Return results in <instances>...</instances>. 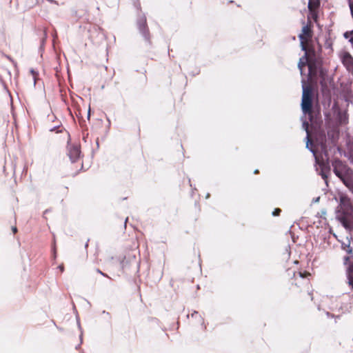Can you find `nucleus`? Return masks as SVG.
<instances>
[{
    "mask_svg": "<svg viewBox=\"0 0 353 353\" xmlns=\"http://www.w3.org/2000/svg\"><path fill=\"white\" fill-rule=\"evenodd\" d=\"M341 61L348 70L353 69V58L348 52H343L342 54Z\"/></svg>",
    "mask_w": 353,
    "mask_h": 353,
    "instance_id": "nucleus-6",
    "label": "nucleus"
},
{
    "mask_svg": "<svg viewBox=\"0 0 353 353\" xmlns=\"http://www.w3.org/2000/svg\"><path fill=\"white\" fill-rule=\"evenodd\" d=\"M58 269L60 270L61 272H63L64 270V267L63 265H60L58 266Z\"/></svg>",
    "mask_w": 353,
    "mask_h": 353,
    "instance_id": "nucleus-17",
    "label": "nucleus"
},
{
    "mask_svg": "<svg viewBox=\"0 0 353 353\" xmlns=\"http://www.w3.org/2000/svg\"><path fill=\"white\" fill-rule=\"evenodd\" d=\"M299 276L300 278L301 279H304L305 278L307 275H310L309 274L306 273V272H299L298 273Z\"/></svg>",
    "mask_w": 353,
    "mask_h": 353,
    "instance_id": "nucleus-14",
    "label": "nucleus"
},
{
    "mask_svg": "<svg viewBox=\"0 0 353 353\" xmlns=\"http://www.w3.org/2000/svg\"><path fill=\"white\" fill-rule=\"evenodd\" d=\"M97 272L104 276H107V275L105 274H104L103 272H102L99 269H97Z\"/></svg>",
    "mask_w": 353,
    "mask_h": 353,
    "instance_id": "nucleus-18",
    "label": "nucleus"
},
{
    "mask_svg": "<svg viewBox=\"0 0 353 353\" xmlns=\"http://www.w3.org/2000/svg\"><path fill=\"white\" fill-rule=\"evenodd\" d=\"M61 128V126L60 125H57V126H54L52 128L50 129V132H55L57 133H59V132H62V128Z\"/></svg>",
    "mask_w": 353,
    "mask_h": 353,
    "instance_id": "nucleus-13",
    "label": "nucleus"
},
{
    "mask_svg": "<svg viewBox=\"0 0 353 353\" xmlns=\"http://www.w3.org/2000/svg\"><path fill=\"white\" fill-rule=\"evenodd\" d=\"M88 117H90V110L88 111Z\"/></svg>",
    "mask_w": 353,
    "mask_h": 353,
    "instance_id": "nucleus-26",
    "label": "nucleus"
},
{
    "mask_svg": "<svg viewBox=\"0 0 353 353\" xmlns=\"http://www.w3.org/2000/svg\"><path fill=\"white\" fill-rule=\"evenodd\" d=\"M332 166L334 173L336 176H337L340 179H342L345 176L344 170L346 168L345 165L341 160L335 159L332 162Z\"/></svg>",
    "mask_w": 353,
    "mask_h": 353,
    "instance_id": "nucleus-4",
    "label": "nucleus"
},
{
    "mask_svg": "<svg viewBox=\"0 0 353 353\" xmlns=\"http://www.w3.org/2000/svg\"><path fill=\"white\" fill-rule=\"evenodd\" d=\"M337 120L341 125L347 123L348 120L347 114L345 112L339 111Z\"/></svg>",
    "mask_w": 353,
    "mask_h": 353,
    "instance_id": "nucleus-7",
    "label": "nucleus"
},
{
    "mask_svg": "<svg viewBox=\"0 0 353 353\" xmlns=\"http://www.w3.org/2000/svg\"><path fill=\"white\" fill-rule=\"evenodd\" d=\"M257 172H258V170H256L254 171V173H257Z\"/></svg>",
    "mask_w": 353,
    "mask_h": 353,
    "instance_id": "nucleus-28",
    "label": "nucleus"
},
{
    "mask_svg": "<svg viewBox=\"0 0 353 353\" xmlns=\"http://www.w3.org/2000/svg\"><path fill=\"white\" fill-rule=\"evenodd\" d=\"M137 26L139 32L144 37L145 40L147 42H148V43H150V33L148 31V28L147 27L146 18L145 16H142L140 18H139V19L137 20Z\"/></svg>",
    "mask_w": 353,
    "mask_h": 353,
    "instance_id": "nucleus-2",
    "label": "nucleus"
},
{
    "mask_svg": "<svg viewBox=\"0 0 353 353\" xmlns=\"http://www.w3.org/2000/svg\"><path fill=\"white\" fill-rule=\"evenodd\" d=\"M68 154L70 161L74 163L78 160L80 157V146L78 144H68Z\"/></svg>",
    "mask_w": 353,
    "mask_h": 353,
    "instance_id": "nucleus-3",
    "label": "nucleus"
},
{
    "mask_svg": "<svg viewBox=\"0 0 353 353\" xmlns=\"http://www.w3.org/2000/svg\"><path fill=\"white\" fill-rule=\"evenodd\" d=\"M347 35H348V32H345V33L344 34V37H345L346 39H347V38H348V36H347Z\"/></svg>",
    "mask_w": 353,
    "mask_h": 353,
    "instance_id": "nucleus-24",
    "label": "nucleus"
},
{
    "mask_svg": "<svg viewBox=\"0 0 353 353\" xmlns=\"http://www.w3.org/2000/svg\"><path fill=\"white\" fill-rule=\"evenodd\" d=\"M347 252L348 253H351V252H352V249H351V248H350V246H348V248H347Z\"/></svg>",
    "mask_w": 353,
    "mask_h": 353,
    "instance_id": "nucleus-20",
    "label": "nucleus"
},
{
    "mask_svg": "<svg viewBox=\"0 0 353 353\" xmlns=\"http://www.w3.org/2000/svg\"><path fill=\"white\" fill-rule=\"evenodd\" d=\"M30 72L32 74L33 80H34V85H35L38 73L34 69H31Z\"/></svg>",
    "mask_w": 353,
    "mask_h": 353,
    "instance_id": "nucleus-12",
    "label": "nucleus"
},
{
    "mask_svg": "<svg viewBox=\"0 0 353 353\" xmlns=\"http://www.w3.org/2000/svg\"><path fill=\"white\" fill-rule=\"evenodd\" d=\"M80 339H81V341H82V333H81Z\"/></svg>",
    "mask_w": 353,
    "mask_h": 353,
    "instance_id": "nucleus-25",
    "label": "nucleus"
},
{
    "mask_svg": "<svg viewBox=\"0 0 353 353\" xmlns=\"http://www.w3.org/2000/svg\"><path fill=\"white\" fill-rule=\"evenodd\" d=\"M307 63V52L305 53V54L300 58L299 63H298V68L300 70L301 74H303V68L306 65Z\"/></svg>",
    "mask_w": 353,
    "mask_h": 353,
    "instance_id": "nucleus-8",
    "label": "nucleus"
},
{
    "mask_svg": "<svg viewBox=\"0 0 353 353\" xmlns=\"http://www.w3.org/2000/svg\"><path fill=\"white\" fill-rule=\"evenodd\" d=\"M209 196H210V194H207V196H206V198H208V197H209Z\"/></svg>",
    "mask_w": 353,
    "mask_h": 353,
    "instance_id": "nucleus-27",
    "label": "nucleus"
},
{
    "mask_svg": "<svg viewBox=\"0 0 353 353\" xmlns=\"http://www.w3.org/2000/svg\"><path fill=\"white\" fill-rule=\"evenodd\" d=\"M311 37V30L308 26H304L302 28V33L299 36L301 41L302 50L306 51V47L304 45V41H307V38Z\"/></svg>",
    "mask_w": 353,
    "mask_h": 353,
    "instance_id": "nucleus-5",
    "label": "nucleus"
},
{
    "mask_svg": "<svg viewBox=\"0 0 353 353\" xmlns=\"http://www.w3.org/2000/svg\"><path fill=\"white\" fill-rule=\"evenodd\" d=\"M321 176H322V177H323V179H326V178H327L326 174H324V172H323V171H322V172H321Z\"/></svg>",
    "mask_w": 353,
    "mask_h": 353,
    "instance_id": "nucleus-19",
    "label": "nucleus"
},
{
    "mask_svg": "<svg viewBox=\"0 0 353 353\" xmlns=\"http://www.w3.org/2000/svg\"><path fill=\"white\" fill-rule=\"evenodd\" d=\"M303 127L304 128V129L305 130L306 132H307V136H306V139H307V142H306V148L307 149H309L313 154H314V151L310 148L309 147V144L311 143V141L310 140V134H309V132H308V123L307 122H303Z\"/></svg>",
    "mask_w": 353,
    "mask_h": 353,
    "instance_id": "nucleus-9",
    "label": "nucleus"
},
{
    "mask_svg": "<svg viewBox=\"0 0 353 353\" xmlns=\"http://www.w3.org/2000/svg\"><path fill=\"white\" fill-rule=\"evenodd\" d=\"M77 324H78L79 328L81 330V327L80 322L79 320H77Z\"/></svg>",
    "mask_w": 353,
    "mask_h": 353,
    "instance_id": "nucleus-23",
    "label": "nucleus"
},
{
    "mask_svg": "<svg viewBox=\"0 0 353 353\" xmlns=\"http://www.w3.org/2000/svg\"><path fill=\"white\" fill-rule=\"evenodd\" d=\"M54 244H55L54 242ZM52 252H53L54 257L55 258L56 257V248H55V245H54L53 247H52Z\"/></svg>",
    "mask_w": 353,
    "mask_h": 353,
    "instance_id": "nucleus-16",
    "label": "nucleus"
},
{
    "mask_svg": "<svg viewBox=\"0 0 353 353\" xmlns=\"http://www.w3.org/2000/svg\"><path fill=\"white\" fill-rule=\"evenodd\" d=\"M341 180L343 181V183L345 185L346 187H347L350 189H352L353 187L352 181L351 179L347 176H344Z\"/></svg>",
    "mask_w": 353,
    "mask_h": 353,
    "instance_id": "nucleus-11",
    "label": "nucleus"
},
{
    "mask_svg": "<svg viewBox=\"0 0 353 353\" xmlns=\"http://www.w3.org/2000/svg\"><path fill=\"white\" fill-rule=\"evenodd\" d=\"M303 94L301 100V108L304 114H310L312 107V90L309 85H305L303 81Z\"/></svg>",
    "mask_w": 353,
    "mask_h": 353,
    "instance_id": "nucleus-1",
    "label": "nucleus"
},
{
    "mask_svg": "<svg viewBox=\"0 0 353 353\" xmlns=\"http://www.w3.org/2000/svg\"><path fill=\"white\" fill-rule=\"evenodd\" d=\"M319 6V1L318 0H310L308 2V9L311 12L315 11V10Z\"/></svg>",
    "mask_w": 353,
    "mask_h": 353,
    "instance_id": "nucleus-10",
    "label": "nucleus"
},
{
    "mask_svg": "<svg viewBox=\"0 0 353 353\" xmlns=\"http://www.w3.org/2000/svg\"><path fill=\"white\" fill-rule=\"evenodd\" d=\"M198 314V312L196 311H194L192 314V316L193 317L194 315H196Z\"/></svg>",
    "mask_w": 353,
    "mask_h": 353,
    "instance_id": "nucleus-22",
    "label": "nucleus"
},
{
    "mask_svg": "<svg viewBox=\"0 0 353 353\" xmlns=\"http://www.w3.org/2000/svg\"><path fill=\"white\" fill-rule=\"evenodd\" d=\"M280 212H281V210H280V209H276V210L272 212V215H273V216L279 215V214L280 213Z\"/></svg>",
    "mask_w": 353,
    "mask_h": 353,
    "instance_id": "nucleus-15",
    "label": "nucleus"
},
{
    "mask_svg": "<svg viewBox=\"0 0 353 353\" xmlns=\"http://www.w3.org/2000/svg\"><path fill=\"white\" fill-rule=\"evenodd\" d=\"M12 231L14 233L17 232V228L16 227H13L12 228Z\"/></svg>",
    "mask_w": 353,
    "mask_h": 353,
    "instance_id": "nucleus-21",
    "label": "nucleus"
}]
</instances>
